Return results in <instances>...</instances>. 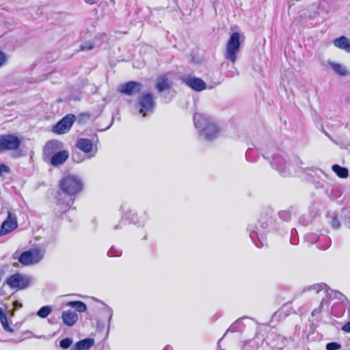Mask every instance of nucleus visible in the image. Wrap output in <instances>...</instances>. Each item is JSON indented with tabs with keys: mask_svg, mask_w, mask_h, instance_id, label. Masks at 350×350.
Listing matches in <instances>:
<instances>
[{
	"mask_svg": "<svg viewBox=\"0 0 350 350\" xmlns=\"http://www.w3.org/2000/svg\"><path fill=\"white\" fill-rule=\"evenodd\" d=\"M94 47V44L91 41L84 42L81 44V51H90Z\"/></svg>",
	"mask_w": 350,
	"mask_h": 350,
	"instance_id": "35",
	"label": "nucleus"
},
{
	"mask_svg": "<svg viewBox=\"0 0 350 350\" xmlns=\"http://www.w3.org/2000/svg\"><path fill=\"white\" fill-rule=\"evenodd\" d=\"M304 291H314L315 293L320 295L322 299L325 297L326 299H329L332 294L336 299H341L343 295L338 292L334 291L329 288V286L325 283H318L306 288Z\"/></svg>",
	"mask_w": 350,
	"mask_h": 350,
	"instance_id": "10",
	"label": "nucleus"
},
{
	"mask_svg": "<svg viewBox=\"0 0 350 350\" xmlns=\"http://www.w3.org/2000/svg\"><path fill=\"white\" fill-rule=\"evenodd\" d=\"M107 315L109 317V322L110 321V320L112 318V316H113V312H112V310L109 308H108V311H107Z\"/></svg>",
	"mask_w": 350,
	"mask_h": 350,
	"instance_id": "44",
	"label": "nucleus"
},
{
	"mask_svg": "<svg viewBox=\"0 0 350 350\" xmlns=\"http://www.w3.org/2000/svg\"><path fill=\"white\" fill-rule=\"evenodd\" d=\"M122 226H123V223L122 221H120L118 224H117L114 226V229L115 230L121 229V228H122Z\"/></svg>",
	"mask_w": 350,
	"mask_h": 350,
	"instance_id": "45",
	"label": "nucleus"
},
{
	"mask_svg": "<svg viewBox=\"0 0 350 350\" xmlns=\"http://www.w3.org/2000/svg\"><path fill=\"white\" fill-rule=\"evenodd\" d=\"M121 210L122 211V218L127 220L130 224H133L137 226H144L149 219L148 211H144L143 215L139 217L135 210L126 208L125 206H122Z\"/></svg>",
	"mask_w": 350,
	"mask_h": 350,
	"instance_id": "7",
	"label": "nucleus"
},
{
	"mask_svg": "<svg viewBox=\"0 0 350 350\" xmlns=\"http://www.w3.org/2000/svg\"><path fill=\"white\" fill-rule=\"evenodd\" d=\"M172 83L169 81L165 75H160L157 80V89L159 92H163L171 88Z\"/></svg>",
	"mask_w": 350,
	"mask_h": 350,
	"instance_id": "19",
	"label": "nucleus"
},
{
	"mask_svg": "<svg viewBox=\"0 0 350 350\" xmlns=\"http://www.w3.org/2000/svg\"><path fill=\"white\" fill-rule=\"evenodd\" d=\"M76 147L83 152L88 154V159L94 157L97 153V147L94 146L92 141L87 138L79 139Z\"/></svg>",
	"mask_w": 350,
	"mask_h": 350,
	"instance_id": "14",
	"label": "nucleus"
},
{
	"mask_svg": "<svg viewBox=\"0 0 350 350\" xmlns=\"http://www.w3.org/2000/svg\"><path fill=\"white\" fill-rule=\"evenodd\" d=\"M83 183L77 175H68L60 182L62 193L58 194L56 214H62L68 210L74 203L75 196L83 190Z\"/></svg>",
	"mask_w": 350,
	"mask_h": 350,
	"instance_id": "1",
	"label": "nucleus"
},
{
	"mask_svg": "<svg viewBox=\"0 0 350 350\" xmlns=\"http://www.w3.org/2000/svg\"><path fill=\"white\" fill-rule=\"evenodd\" d=\"M264 158H266V159H268L269 157L268 156H266V155H263Z\"/></svg>",
	"mask_w": 350,
	"mask_h": 350,
	"instance_id": "50",
	"label": "nucleus"
},
{
	"mask_svg": "<svg viewBox=\"0 0 350 350\" xmlns=\"http://www.w3.org/2000/svg\"><path fill=\"white\" fill-rule=\"evenodd\" d=\"M163 350H172V347L170 345L165 346Z\"/></svg>",
	"mask_w": 350,
	"mask_h": 350,
	"instance_id": "48",
	"label": "nucleus"
},
{
	"mask_svg": "<svg viewBox=\"0 0 350 350\" xmlns=\"http://www.w3.org/2000/svg\"><path fill=\"white\" fill-rule=\"evenodd\" d=\"M64 323L67 326H72L78 320V315L75 311L68 310L64 311L62 314Z\"/></svg>",
	"mask_w": 350,
	"mask_h": 350,
	"instance_id": "18",
	"label": "nucleus"
},
{
	"mask_svg": "<svg viewBox=\"0 0 350 350\" xmlns=\"http://www.w3.org/2000/svg\"><path fill=\"white\" fill-rule=\"evenodd\" d=\"M6 62V56L5 55L0 51V67L2 66Z\"/></svg>",
	"mask_w": 350,
	"mask_h": 350,
	"instance_id": "40",
	"label": "nucleus"
},
{
	"mask_svg": "<svg viewBox=\"0 0 350 350\" xmlns=\"http://www.w3.org/2000/svg\"><path fill=\"white\" fill-rule=\"evenodd\" d=\"M278 215L280 219L285 221H290L291 218V213L289 211H281Z\"/></svg>",
	"mask_w": 350,
	"mask_h": 350,
	"instance_id": "33",
	"label": "nucleus"
},
{
	"mask_svg": "<svg viewBox=\"0 0 350 350\" xmlns=\"http://www.w3.org/2000/svg\"><path fill=\"white\" fill-rule=\"evenodd\" d=\"M100 0H84L85 3L88 5H94L97 3Z\"/></svg>",
	"mask_w": 350,
	"mask_h": 350,
	"instance_id": "43",
	"label": "nucleus"
},
{
	"mask_svg": "<svg viewBox=\"0 0 350 350\" xmlns=\"http://www.w3.org/2000/svg\"><path fill=\"white\" fill-rule=\"evenodd\" d=\"M182 80L187 85L197 92L202 91L206 87L205 82L200 78L185 77Z\"/></svg>",
	"mask_w": 350,
	"mask_h": 350,
	"instance_id": "17",
	"label": "nucleus"
},
{
	"mask_svg": "<svg viewBox=\"0 0 350 350\" xmlns=\"http://www.w3.org/2000/svg\"><path fill=\"white\" fill-rule=\"evenodd\" d=\"M273 168L276 170L281 176L286 177L296 174L291 164L286 163L284 156L281 154H275L270 161Z\"/></svg>",
	"mask_w": 350,
	"mask_h": 350,
	"instance_id": "5",
	"label": "nucleus"
},
{
	"mask_svg": "<svg viewBox=\"0 0 350 350\" xmlns=\"http://www.w3.org/2000/svg\"><path fill=\"white\" fill-rule=\"evenodd\" d=\"M341 348V345L336 342H331L326 345L327 350H338Z\"/></svg>",
	"mask_w": 350,
	"mask_h": 350,
	"instance_id": "34",
	"label": "nucleus"
},
{
	"mask_svg": "<svg viewBox=\"0 0 350 350\" xmlns=\"http://www.w3.org/2000/svg\"><path fill=\"white\" fill-rule=\"evenodd\" d=\"M94 343L92 338H85L77 342L74 346L70 348V350H88L90 349Z\"/></svg>",
	"mask_w": 350,
	"mask_h": 350,
	"instance_id": "20",
	"label": "nucleus"
},
{
	"mask_svg": "<svg viewBox=\"0 0 350 350\" xmlns=\"http://www.w3.org/2000/svg\"><path fill=\"white\" fill-rule=\"evenodd\" d=\"M21 145L20 139L14 135H0V151L16 150Z\"/></svg>",
	"mask_w": 350,
	"mask_h": 350,
	"instance_id": "11",
	"label": "nucleus"
},
{
	"mask_svg": "<svg viewBox=\"0 0 350 350\" xmlns=\"http://www.w3.org/2000/svg\"><path fill=\"white\" fill-rule=\"evenodd\" d=\"M66 306L75 308L79 312H83L87 310L85 304L81 301H70Z\"/></svg>",
	"mask_w": 350,
	"mask_h": 350,
	"instance_id": "24",
	"label": "nucleus"
},
{
	"mask_svg": "<svg viewBox=\"0 0 350 350\" xmlns=\"http://www.w3.org/2000/svg\"><path fill=\"white\" fill-rule=\"evenodd\" d=\"M334 44L336 47L350 53V42L345 36H342L336 38L334 40Z\"/></svg>",
	"mask_w": 350,
	"mask_h": 350,
	"instance_id": "21",
	"label": "nucleus"
},
{
	"mask_svg": "<svg viewBox=\"0 0 350 350\" xmlns=\"http://www.w3.org/2000/svg\"><path fill=\"white\" fill-rule=\"evenodd\" d=\"M107 254L111 257L120 256L122 255V250L118 247H111L108 251Z\"/></svg>",
	"mask_w": 350,
	"mask_h": 350,
	"instance_id": "31",
	"label": "nucleus"
},
{
	"mask_svg": "<svg viewBox=\"0 0 350 350\" xmlns=\"http://www.w3.org/2000/svg\"><path fill=\"white\" fill-rule=\"evenodd\" d=\"M261 223L260 228L255 225L250 224L247 230L250 232V238L258 247H263L267 245L265 237V230L267 228L269 224L267 221H260Z\"/></svg>",
	"mask_w": 350,
	"mask_h": 350,
	"instance_id": "6",
	"label": "nucleus"
},
{
	"mask_svg": "<svg viewBox=\"0 0 350 350\" xmlns=\"http://www.w3.org/2000/svg\"><path fill=\"white\" fill-rule=\"evenodd\" d=\"M10 172V167L3 163L0 164V177L3 176V174H9Z\"/></svg>",
	"mask_w": 350,
	"mask_h": 350,
	"instance_id": "36",
	"label": "nucleus"
},
{
	"mask_svg": "<svg viewBox=\"0 0 350 350\" xmlns=\"http://www.w3.org/2000/svg\"><path fill=\"white\" fill-rule=\"evenodd\" d=\"M18 222L16 216L10 211L8 212L7 218L3 221L0 228V237L9 234L16 229Z\"/></svg>",
	"mask_w": 350,
	"mask_h": 350,
	"instance_id": "15",
	"label": "nucleus"
},
{
	"mask_svg": "<svg viewBox=\"0 0 350 350\" xmlns=\"http://www.w3.org/2000/svg\"><path fill=\"white\" fill-rule=\"evenodd\" d=\"M328 300L329 299H326L325 297H323L320 303V306H319V308H315L312 312V316H316L318 314L320 313V311L321 310V308H323V307L325 306L326 307H328Z\"/></svg>",
	"mask_w": 350,
	"mask_h": 350,
	"instance_id": "28",
	"label": "nucleus"
},
{
	"mask_svg": "<svg viewBox=\"0 0 350 350\" xmlns=\"http://www.w3.org/2000/svg\"><path fill=\"white\" fill-rule=\"evenodd\" d=\"M244 329L245 325L243 322V319H240L237 320L230 325V327L226 331V334L228 332H243Z\"/></svg>",
	"mask_w": 350,
	"mask_h": 350,
	"instance_id": "25",
	"label": "nucleus"
},
{
	"mask_svg": "<svg viewBox=\"0 0 350 350\" xmlns=\"http://www.w3.org/2000/svg\"><path fill=\"white\" fill-rule=\"evenodd\" d=\"M139 113L143 117L150 114L153 111L155 105V101L153 95L150 92H144L137 99Z\"/></svg>",
	"mask_w": 350,
	"mask_h": 350,
	"instance_id": "8",
	"label": "nucleus"
},
{
	"mask_svg": "<svg viewBox=\"0 0 350 350\" xmlns=\"http://www.w3.org/2000/svg\"><path fill=\"white\" fill-rule=\"evenodd\" d=\"M45 254L44 250L34 248L23 252L18 258V261L24 265H29L39 262Z\"/></svg>",
	"mask_w": 350,
	"mask_h": 350,
	"instance_id": "9",
	"label": "nucleus"
},
{
	"mask_svg": "<svg viewBox=\"0 0 350 350\" xmlns=\"http://www.w3.org/2000/svg\"><path fill=\"white\" fill-rule=\"evenodd\" d=\"M52 308L50 306H44L39 309L37 315L41 318H46L51 312Z\"/></svg>",
	"mask_w": 350,
	"mask_h": 350,
	"instance_id": "27",
	"label": "nucleus"
},
{
	"mask_svg": "<svg viewBox=\"0 0 350 350\" xmlns=\"http://www.w3.org/2000/svg\"><path fill=\"white\" fill-rule=\"evenodd\" d=\"M345 226L350 230V215L347 217L345 220Z\"/></svg>",
	"mask_w": 350,
	"mask_h": 350,
	"instance_id": "42",
	"label": "nucleus"
},
{
	"mask_svg": "<svg viewBox=\"0 0 350 350\" xmlns=\"http://www.w3.org/2000/svg\"><path fill=\"white\" fill-rule=\"evenodd\" d=\"M6 284L12 289H25L29 286V279L18 273H14L6 279Z\"/></svg>",
	"mask_w": 350,
	"mask_h": 350,
	"instance_id": "12",
	"label": "nucleus"
},
{
	"mask_svg": "<svg viewBox=\"0 0 350 350\" xmlns=\"http://www.w3.org/2000/svg\"><path fill=\"white\" fill-rule=\"evenodd\" d=\"M226 75L229 77H234L235 76H237L239 75V72L237 70V69L234 67H233V70H229Z\"/></svg>",
	"mask_w": 350,
	"mask_h": 350,
	"instance_id": "39",
	"label": "nucleus"
},
{
	"mask_svg": "<svg viewBox=\"0 0 350 350\" xmlns=\"http://www.w3.org/2000/svg\"><path fill=\"white\" fill-rule=\"evenodd\" d=\"M240 34L238 32H234L230 35L227 42L226 53L224 57L230 60L232 64L237 61V55L240 50Z\"/></svg>",
	"mask_w": 350,
	"mask_h": 350,
	"instance_id": "4",
	"label": "nucleus"
},
{
	"mask_svg": "<svg viewBox=\"0 0 350 350\" xmlns=\"http://www.w3.org/2000/svg\"><path fill=\"white\" fill-rule=\"evenodd\" d=\"M328 65L334 70V71L340 76H347L349 75V72L346 68L338 63L329 61Z\"/></svg>",
	"mask_w": 350,
	"mask_h": 350,
	"instance_id": "22",
	"label": "nucleus"
},
{
	"mask_svg": "<svg viewBox=\"0 0 350 350\" xmlns=\"http://www.w3.org/2000/svg\"><path fill=\"white\" fill-rule=\"evenodd\" d=\"M8 269V266H3V267H0V282L5 277V274L7 273Z\"/></svg>",
	"mask_w": 350,
	"mask_h": 350,
	"instance_id": "38",
	"label": "nucleus"
},
{
	"mask_svg": "<svg viewBox=\"0 0 350 350\" xmlns=\"http://www.w3.org/2000/svg\"><path fill=\"white\" fill-rule=\"evenodd\" d=\"M61 143L57 140L49 141L44 148V154L46 155H51V164L53 166H58L64 163L68 159L69 153L67 150H61L54 152L59 148V145Z\"/></svg>",
	"mask_w": 350,
	"mask_h": 350,
	"instance_id": "3",
	"label": "nucleus"
},
{
	"mask_svg": "<svg viewBox=\"0 0 350 350\" xmlns=\"http://www.w3.org/2000/svg\"><path fill=\"white\" fill-rule=\"evenodd\" d=\"M332 170L336 174V175L342 178H347L349 176V171L347 168L341 167L337 164L332 165Z\"/></svg>",
	"mask_w": 350,
	"mask_h": 350,
	"instance_id": "26",
	"label": "nucleus"
},
{
	"mask_svg": "<svg viewBox=\"0 0 350 350\" xmlns=\"http://www.w3.org/2000/svg\"><path fill=\"white\" fill-rule=\"evenodd\" d=\"M319 241H323L324 242V245H321L320 244L319 245V247L321 249V250H326L327 249L330 245H331V239L327 237H319Z\"/></svg>",
	"mask_w": 350,
	"mask_h": 350,
	"instance_id": "29",
	"label": "nucleus"
},
{
	"mask_svg": "<svg viewBox=\"0 0 350 350\" xmlns=\"http://www.w3.org/2000/svg\"><path fill=\"white\" fill-rule=\"evenodd\" d=\"M0 322L2 325V327L3 329L5 332H8L10 333H13L14 329L10 326L8 318H7V314L5 312L4 309L0 307Z\"/></svg>",
	"mask_w": 350,
	"mask_h": 350,
	"instance_id": "23",
	"label": "nucleus"
},
{
	"mask_svg": "<svg viewBox=\"0 0 350 350\" xmlns=\"http://www.w3.org/2000/svg\"><path fill=\"white\" fill-rule=\"evenodd\" d=\"M72 159L74 162L77 163H81L84 160V159H82L81 157V156L79 155V153H73L72 154Z\"/></svg>",
	"mask_w": 350,
	"mask_h": 350,
	"instance_id": "37",
	"label": "nucleus"
},
{
	"mask_svg": "<svg viewBox=\"0 0 350 350\" xmlns=\"http://www.w3.org/2000/svg\"><path fill=\"white\" fill-rule=\"evenodd\" d=\"M342 330L345 332L350 333V321L347 322L342 327Z\"/></svg>",
	"mask_w": 350,
	"mask_h": 350,
	"instance_id": "41",
	"label": "nucleus"
},
{
	"mask_svg": "<svg viewBox=\"0 0 350 350\" xmlns=\"http://www.w3.org/2000/svg\"><path fill=\"white\" fill-rule=\"evenodd\" d=\"M278 315H279V314H278V312H275V313L273 315V319H276V318L278 317Z\"/></svg>",
	"mask_w": 350,
	"mask_h": 350,
	"instance_id": "49",
	"label": "nucleus"
},
{
	"mask_svg": "<svg viewBox=\"0 0 350 350\" xmlns=\"http://www.w3.org/2000/svg\"><path fill=\"white\" fill-rule=\"evenodd\" d=\"M252 152V150H247L246 153H245V156L247 159H249V157H250V154H251Z\"/></svg>",
	"mask_w": 350,
	"mask_h": 350,
	"instance_id": "46",
	"label": "nucleus"
},
{
	"mask_svg": "<svg viewBox=\"0 0 350 350\" xmlns=\"http://www.w3.org/2000/svg\"><path fill=\"white\" fill-rule=\"evenodd\" d=\"M143 89V85L141 83L131 81L121 84L119 91L126 95H133L139 93Z\"/></svg>",
	"mask_w": 350,
	"mask_h": 350,
	"instance_id": "16",
	"label": "nucleus"
},
{
	"mask_svg": "<svg viewBox=\"0 0 350 350\" xmlns=\"http://www.w3.org/2000/svg\"><path fill=\"white\" fill-rule=\"evenodd\" d=\"M347 312L349 317H350V304H349V306L347 308Z\"/></svg>",
	"mask_w": 350,
	"mask_h": 350,
	"instance_id": "47",
	"label": "nucleus"
},
{
	"mask_svg": "<svg viewBox=\"0 0 350 350\" xmlns=\"http://www.w3.org/2000/svg\"><path fill=\"white\" fill-rule=\"evenodd\" d=\"M329 224L332 228L337 230L340 227V222L338 219V217L336 214H334L332 217L331 220L329 221Z\"/></svg>",
	"mask_w": 350,
	"mask_h": 350,
	"instance_id": "30",
	"label": "nucleus"
},
{
	"mask_svg": "<svg viewBox=\"0 0 350 350\" xmlns=\"http://www.w3.org/2000/svg\"><path fill=\"white\" fill-rule=\"evenodd\" d=\"M72 343V339L70 338H66L62 339L59 342V346L64 349H66L71 346Z\"/></svg>",
	"mask_w": 350,
	"mask_h": 350,
	"instance_id": "32",
	"label": "nucleus"
},
{
	"mask_svg": "<svg viewBox=\"0 0 350 350\" xmlns=\"http://www.w3.org/2000/svg\"><path fill=\"white\" fill-rule=\"evenodd\" d=\"M76 120L73 114H68L61 119L52 129L53 133L64 134L70 131Z\"/></svg>",
	"mask_w": 350,
	"mask_h": 350,
	"instance_id": "13",
	"label": "nucleus"
},
{
	"mask_svg": "<svg viewBox=\"0 0 350 350\" xmlns=\"http://www.w3.org/2000/svg\"><path fill=\"white\" fill-rule=\"evenodd\" d=\"M193 118L201 137L213 141L219 137L221 128L214 118L201 113H195Z\"/></svg>",
	"mask_w": 350,
	"mask_h": 350,
	"instance_id": "2",
	"label": "nucleus"
}]
</instances>
